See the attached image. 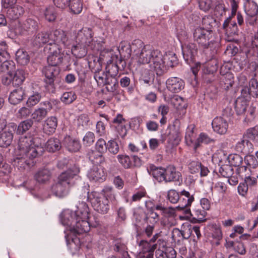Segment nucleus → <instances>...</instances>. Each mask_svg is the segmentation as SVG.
I'll list each match as a JSON object with an SVG mask.
<instances>
[{
  "label": "nucleus",
  "mask_w": 258,
  "mask_h": 258,
  "mask_svg": "<svg viewBox=\"0 0 258 258\" xmlns=\"http://www.w3.org/2000/svg\"><path fill=\"white\" fill-rule=\"evenodd\" d=\"M75 210H67L60 215L63 225L70 227L71 232L80 235L88 232V223L86 221L89 215V208L85 202L79 203Z\"/></svg>",
  "instance_id": "f257e3e1"
},
{
  "label": "nucleus",
  "mask_w": 258,
  "mask_h": 258,
  "mask_svg": "<svg viewBox=\"0 0 258 258\" xmlns=\"http://www.w3.org/2000/svg\"><path fill=\"white\" fill-rule=\"evenodd\" d=\"M80 168L76 164H74L62 172L58 177L57 182L51 186L53 194L58 198L66 196L69 188L75 184L74 179L78 176Z\"/></svg>",
  "instance_id": "f03ea898"
},
{
  "label": "nucleus",
  "mask_w": 258,
  "mask_h": 258,
  "mask_svg": "<svg viewBox=\"0 0 258 258\" xmlns=\"http://www.w3.org/2000/svg\"><path fill=\"white\" fill-rule=\"evenodd\" d=\"M138 61L141 64H150V67L154 70L158 76H162L166 69L163 56L158 50L149 48L147 46L137 57Z\"/></svg>",
  "instance_id": "7ed1b4c3"
},
{
  "label": "nucleus",
  "mask_w": 258,
  "mask_h": 258,
  "mask_svg": "<svg viewBox=\"0 0 258 258\" xmlns=\"http://www.w3.org/2000/svg\"><path fill=\"white\" fill-rule=\"evenodd\" d=\"M192 35L195 41L197 42L201 48L204 50L210 49L213 54L216 52L218 43L215 40L212 30L198 26L193 29Z\"/></svg>",
  "instance_id": "20e7f679"
},
{
  "label": "nucleus",
  "mask_w": 258,
  "mask_h": 258,
  "mask_svg": "<svg viewBox=\"0 0 258 258\" xmlns=\"http://www.w3.org/2000/svg\"><path fill=\"white\" fill-rule=\"evenodd\" d=\"M36 140L30 137H22L19 140L18 152L20 155L28 156L30 158L34 159L39 156H41L43 153V149L37 146L34 147Z\"/></svg>",
  "instance_id": "39448f33"
},
{
  "label": "nucleus",
  "mask_w": 258,
  "mask_h": 258,
  "mask_svg": "<svg viewBox=\"0 0 258 258\" xmlns=\"http://www.w3.org/2000/svg\"><path fill=\"white\" fill-rule=\"evenodd\" d=\"M44 50L49 54L47 56L48 64L58 67L63 61L64 54L61 48L56 43L50 42L45 46Z\"/></svg>",
  "instance_id": "423d86ee"
},
{
  "label": "nucleus",
  "mask_w": 258,
  "mask_h": 258,
  "mask_svg": "<svg viewBox=\"0 0 258 258\" xmlns=\"http://www.w3.org/2000/svg\"><path fill=\"white\" fill-rule=\"evenodd\" d=\"M38 29V22L34 19L28 18L22 23L17 22L15 23L14 31L16 34L28 35L36 32Z\"/></svg>",
  "instance_id": "0eeeda50"
},
{
  "label": "nucleus",
  "mask_w": 258,
  "mask_h": 258,
  "mask_svg": "<svg viewBox=\"0 0 258 258\" xmlns=\"http://www.w3.org/2000/svg\"><path fill=\"white\" fill-rule=\"evenodd\" d=\"M60 69L59 67L48 64L43 69V73L45 76V83L55 88V85L60 81Z\"/></svg>",
  "instance_id": "6e6552de"
},
{
  "label": "nucleus",
  "mask_w": 258,
  "mask_h": 258,
  "mask_svg": "<svg viewBox=\"0 0 258 258\" xmlns=\"http://www.w3.org/2000/svg\"><path fill=\"white\" fill-rule=\"evenodd\" d=\"M0 47H4L0 57V73H8L10 72H13L15 65L13 61H8L9 54L7 51V46L6 42L1 43Z\"/></svg>",
  "instance_id": "1a4fd4ad"
},
{
  "label": "nucleus",
  "mask_w": 258,
  "mask_h": 258,
  "mask_svg": "<svg viewBox=\"0 0 258 258\" xmlns=\"http://www.w3.org/2000/svg\"><path fill=\"white\" fill-rule=\"evenodd\" d=\"M91 202L94 209L99 213L106 214L109 210L108 201L102 195H95Z\"/></svg>",
  "instance_id": "9d476101"
},
{
  "label": "nucleus",
  "mask_w": 258,
  "mask_h": 258,
  "mask_svg": "<svg viewBox=\"0 0 258 258\" xmlns=\"http://www.w3.org/2000/svg\"><path fill=\"white\" fill-rule=\"evenodd\" d=\"M183 57L185 62L191 66L196 61L195 57L197 53V46L194 43H188L182 46Z\"/></svg>",
  "instance_id": "9b49d317"
},
{
  "label": "nucleus",
  "mask_w": 258,
  "mask_h": 258,
  "mask_svg": "<svg viewBox=\"0 0 258 258\" xmlns=\"http://www.w3.org/2000/svg\"><path fill=\"white\" fill-rule=\"evenodd\" d=\"M17 128V124L15 123H10L7 126V129L0 134V147L7 148L9 146L13 141V133Z\"/></svg>",
  "instance_id": "f8f14e48"
},
{
  "label": "nucleus",
  "mask_w": 258,
  "mask_h": 258,
  "mask_svg": "<svg viewBox=\"0 0 258 258\" xmlns=\"http://www.w3.org/2000/svg\"><path fill=\"white\" fill-rule=\"evenodd\" d=\"M164 181L165 182H178L179 184L182 182L181 173L177 171L175 167L169 165L164 170Z\"/></svg>",
  "instance_id": "ddd939ff"
},
{
  "label": "nucleus",
  "mask_w": 258,
  "mask_h": 258,
  "mask_svg": "<svg viewBox=\"0 0 258 258\" xmlns=\"http://www.w3.org/2000/svg\"><path fill=\"white\" fill-rule=\"evenodd\" d=\"M222 28L228 38V41H232L234 38L232 37L238 34L237 25L235 21H231L230 17L227 18L224 21Z\"/></svg>",
  "instance_id": "4468645a"
},
{
  "label": "nucleus",
  "mask_w": 258,
  "mask_h": 258,
  "mask_svg": "<svg viewBox=\"0 0 258 258\" xmlns=\"http://www.w3.org/2000/svg\"><path fill=\"white\" fill-rule=\"evenodd\" d=\"M51 33L41 31L34 35L31 39V44L35 47L40 48L44 44L50 43Z\"/></svg>",
  "instance_id": "2eb2a0df"
},
{
  "label": "nucleus",
  "mask_w": 258,
  "mask_h": 258,
  "mask_svg": "<svg viewBox=\"0 0 258 258\" xmlns=\"http://www.w3.org/2000/svg\"><path fill=\"white\" fill-rule=\"evenodd\" d=\"M87 176L91 180L102 182L105 179L106 172L103 168L94 165L89 170Z\"/></svg>",
  "instance_id": "dca6fc26"
},
{
  "label": "nucleus",
  "mask_w": 258,
  "mask_h": 258,
  "mask_svg": "<svg viewBox=\"0 0 258 258\" xmlns=\"http://www.w3.org/2000/svg\"><path fill=\"white\" fill-rule=\"evenodd\" d=\"M51 40L54 43H61L65 46L71 45V40L67 33L61 30H55L51 33Z\"/></svg>",
  "instance_id": "f3484780"
},
{
  "label": "nucleus",
  "mask_w": 258,
  "mask_h": 258,
  "mask_svg": "<svg viewBox=\"0 0 258 258\" xmlns=\"http://www.w3.org/2000/svg\"><path fill=\"white\" fill-rule=\"evenodd\" d=\"M166 85L169 91L177 93L184 88V82L179 78L172 77L167 80Z\"/></svg>",
  "instance_id": "a211bd4d"
},
{
  "label": "nucleus",
  "mask_w": 258,
  "mask_h": 258,
  "mask_svg": "<svg viewBox=\"0 0 258 258\" xmlns=\"http://www.w3.org/2000/svg\"><path fill=\"white\" fill-rule=\"evenodd\" d=\"M212 125L214 131L221 135L225 134L228 127L227 121L221 117H215L212 122Z\"/></svg>",
  "instance_id": "6ab92c4d"
},
{
  "label": "nucleus",
  "mask_w": 258,
  "mask_h": 258,
  "mask_svg": "<svg viewBox=\"0 0 258 258\" xmlns=\"http://www.w3.org/2000/svg\"><path fill=\"white\" fill-rule=\"evenodd\" d=\"M33 159L28 156L20 155V153H18V157L14 159L13 164L18 169L23 170L33 164Z\"/></svg>",
  "instance_id": "aec40b11"
},
{
  "label": "nucleus",
  "mask_w": 258,
  "mask_h": 258,
  "mask_svg": "<svg viewBox=\"0 0 258 258\" xmlns=\"http://www.w3.org/2000/svg\"><path fill=\"white\" fill-rule=\"evenodd\" d=\"M52 176V173L47 168L39 169L35 173L34 177L35 180L41 184H45L49 181Z\"/></svg>",
  "instance_id": "412c9836"
},
{
  "label": "nucleus",
  "mask_w": 258,
  "mask_h": 258,
  "mask_svg": "<svg viewBox=\"0 0 258 258\" xmlns=\"http://www.w3.org/2000/svg\"><path fill=\"white\" fill-rule=\"evenodd\" d=\"M194 200V197H192L191 199H186L184 197H181V195H180L179 205L176 207V209L178 211H183L185 216H189L191 215V211L188 208V206H190Z\"/></svg>",
  "instance_id": "4be33fe9"
},
{
  "label": "nucleus",
  "mask_w": 258,
  "mask_h": 258,
  "mask_svg": "<svg viewBox=\"0 0 258 258\" xmlns=\"http://www.w3.org/2000/svg\"><path fill=\"white\" fill-rule=\"evenodd\" d=\"M93 37V33L91 28L88 27L83 28L79 31L76 36L77 41L81 43H89Z\"/></svg>",
  "instance_id": "5701e85b"
},
{
  "label": "nucleus",
  "mask_w": 258,
  "mask_h": 258,
  "mask_svg": "<svg viewBox=\"0 0 258 258\" xmlns=\"http://www.w3.org/2000/svg\"><path fill=\"white\" fill-rule=\"evenodd\" d=\"M235 150L244 155H248L253 152V149L251 143L249 140L243 138L236 144Z\"/></svg>",
  "instance_id": "b1692460"
},
{
  "label": "nucleus",
  "mask_w": 258,
  "mask_h": 258,
  "mask_svg": "<svg viewBox=\"0 0 258 258\" xmlns=\"http://www.w3.org/2000/svg\"><path fill=\"white\" fill-rule=\"evenodd\" d=\"M25 96L24 90L21 88H19L14 90L10 93L9 101L11 104L17 105L24 99Z\"/></svg>",
  "instance_id": "393cba45"
},
{
  "label": "nucleus",
  "mask_w": 258,
  "mask_h": 258,
  "mask_svg": "<svg viewBox=\"0 0 258 258\" xmlns=\"http://www.w3.org/2000/svg\"><path fill=\"white\" fill-rule=\"evenodd\" d=\"M57 126V118L55 116H50L45 120L43 130L46 134L51 135L55 132Z\"/></svg>",
  "instance_id": "a878e982"
},
{
  "label": "nucleus",
  "mask_w": 258,
  "mask_h": 258,
  "mask_svg": "<svg viewBox=\"0 0 258 258\" xmlns=\"http://www.w3.org/2000/svg\"><path fill=\"white\" fill-rule=\"evenodd\" d=\"M63 145L70 152H77L81 148L80 142L70 136L66 137L63 141Z\"/></svg>",
  "instance_id": "bb28decb"
},
{
  "label": "nucleus",
  "mask_w": 258,
  "mask_h": 258,
  "mask_svg": "<svg viewBox=\"0 0 258 258\" xmlns=\"http://www.w3.org/2000/svg\"><path fill=\"white\" fill-rule=\"evenodd\" d=\"M164 168L157 167L155 165H150L147 168L148 172L159 182L164 181Z\"/></svg>",
  "instance_id": "cd10ccee"
},
{
  "label": "nucleus",
  "mask_w": 258,
  "mask_h": 258,
  "mask_svg": "<svg viewBox=\"0 0 258 258\" xmlns=\"http://www.w3.org/2000/svg\"><path fill=\"white\" fill-rule=\"evenodd\" d=\"M156 258H176V252L171 247L165 249H157L155 251Z\"/></svg>",
  "instance_id": "c85d7f7f"
},
{
  "label": "nucleus",
  "mask_w": 258,
  "mask_h": 258,
  "mask_svg": "<svg viewBox=\"0 0 258 258\" xmlns=\"http://www.w3.org/2000/svg\"><path fill=\"white\" fill-rule=\"evenodd\" d=\"M34 121L32 118L26 119L20 122L15 130L17 134L23 135L29 131L33 126Z\"/></svg>",
  "instance_id": "c756f323"
},
{
  "label": "nucleus",
  "mask_w": 258,
  "mask_h": 258,
  "mask_svg": "<svg viewBox=\"0 0 258 258\" xmlns=\"http://www.w3.org/2000/svg\"><path fill=\"white\" fill-rule=\"evenodd\" d=\"M26 74L22 69H18L12 72L13 87L19 86L22 85L26 78Z\"/></svg>",
  "instance_id": "7c9ffc66"
},
{
  "label": "nucleus",
  "mask_w": 258,
  "mask_h": 258,
  "mask_svg": "<svg viewBox=\"0 0 258 258\" xmlns=\"http://www.w3.org/2000/svg\"><path fill=\"white\" fill-rule=\"evenodd\" d=\"M248 101L242 97H238L235 101L234 107L236 113L238 115H241L245 113L246 109L248 107Z\"/></svg>",
  "instance_id": "2f4dec72"
},
{
  "label": "nucleus",
  "mask_w": 258,
  "mask_h": 258,
  "mask_svg": "<svg viewBox=\"0 0 258 258\" xmlns=\"http://www.w3.org/2000/svg\"><path fill=\"white\" fill-rule=\"evenodd\" d=\"M45 147L48 152L54 153L61 149V144L58 139L51 138L46 142Z\"/></svg>",
  "instance_id": "473e14b6"
},
{
  "label": "nucleus",
  "mask_w": 258,
  "mask_h": 258,
  "mask_svg": "<svg viewBox=\"0 0 258 258\" xmlns=\"http://www.w3.org/2000/svg\"><path fill=\"white\" fill-rule=\"evenodd\" d=\"M139 81L141 83H143L148 86H150L154 83V75L152 72L149 70L145 69L142 70Z\"/></svg>",
  "instance_id": "72a5a7b5"
},
{
  "label": "nucleus",
  "mask_w": 258,
  "mask_h": 258,
  "mask_svg": "<svg viewBox=\"0 0 258 258\" xmlns=\"http://www.w3.org/2000/svg\"><path fill=\"white\" fill-rule=\"evenodd\" d=\"M120 55L123 58H130L132 54V47L130 43L127 41H121L118 47Z\"/></svg>",
  "instance_id": "f704fd0d"
},
{
  "label": "nucleus",
  "mask_w": 258,
  "mask_h": 258,
  "mask_svg": "<svg viewBox=\"0 0 258 258\" xmlns=\"http://www.w3.org/2000/svg\"><path fill=\"white\" fill-rule=\"evenodd\" d=\"M189 168L191 173H196L200 170L202 176H207L209 172L207 167L202 165L201 163L196 161L190 163Z\"/></svg>",
  "instance_id": "c9c22d12"
},
{
  "label": "nucleus",
  "mask_w": 258,
  "mask_h": 258,
  "mask_svg": "<svg viewBox=\"0 0 258 258\" xmlns=\"http://www.w3.org/2000/svg\"><path fill=\"white\" fill-rule=\"evenodd\" d=\"M243 138L258 143V126L256 125L246 130L243 135Z\"/></svg>",
  "instance_id": "e433bc0d"
},
{
  "label": "nucleus",
  "mask_w": 258,
  "mask_h": 258,
  "mask_svg": "<svg viewBox=\"0 0 258 258\" xmlns=\"http://www.w3.org/2000/svg\"><path fill=\"white\" fill-rule=\"evenodd\" d=\"M104 85H106V90L110 92H115L118 87V82L117 79L112 76H106Z\"/></svg>",
  "instance_id": "4c0bfd02"
},
{
  "label": "nucleus",
  "mask_w": 258,
  "mask_h": 258,
  "mask_svg": "<svg viewBox=\"0 0 258 258\" xmlns=\"http://www.w3.org/2000/svg\"><path fill=\"white\" fill-rule=\"evenodd\" d=\"M204 209H197L193 210L192 213L191 212V215L186 216L187 218H192L196 222L201 223L206 220L205 218L207 212Z\"/></svg>",
  "instance_id": "58836bf2"
},
{
  "label": "nucleus",
  "mask_w": 258,
  "mask_h": 258,
  "mask_svg": "<svg viewBox=\"0 0 258 258\" xmlns=\"http://www.w3.org/2000/svg\"><path fill=\"white\" fill-rule=\"evenodd\" d=\"M48 112L44 107H39L32 113V119L36 122H41L47 116Z\"/></svg>",
  "instance_id": "ea45409f"
},
{
  "label": "nucleus",
  "mask_w": 258,
  "mask_h": 258,
  "mask_svg": "<svg viewBox=\"0 0 258 258\" xmlns=\"http://www.w3.org/2000/svg\"><path fill=\"white\" fill-rule=\"evenodd\" d=\"M192 233L191 229L190 228H184L183 230H179L175 228L173 231L172 238L175 240L176 235L179 237H181V239H187L190 236Z\"/></svg>",
  "instance_id": "a19ab883"
},
{
  "label": "nucleus",
  "mask_w": 258,
  "mask_h": 258,
  "mask_svg": "<svg viewBox=\"0 0 258 258\" xmlns=\"http://www.w3.org/2000/svg\"><path fill=\"white\" fill-rule=\"evenodd\" d=\"M16 59L18 63L25 66L29 62L30 57L27 52L20 49L16 53Z\"/></svg>",
  "instance_id": "79ce46f5"
},
{
  "label": "nucleus",
  "mask_w": 258,
  "mask_h": 258,
  "mask_svg": "<svg viewBox=\"0 0 258 258\" xmlns=\"http://www.w3.org/2000/svg\"><path fill=\"white\" fill-rule=\"evenodd\" d=\"M120 84L122 88H126L130 93H133L136 87L135 82H132L130 78L127 76H124L120 79Z\"/></svg>",
  "instance_id": "37998d69"
},
{
  "label": "nucleus",
  "mask_w": 258,
  "mask_h": 258,
  "mask_svg": "<svg viewBox=\"0 0 258 258\" xmlns=\"http://www.w3.org/2000/svg\"><path fill=\"white\" fill-rule=\"evenodd\" d=\"M71 13L74 14H80L83 9V4L81 0H70L68 5Z\"/></svg>",
  "instance_id": "c03bdc74"
},
{
  "label": "nucleus",
  "mask_w": 258,
  "mask_h": 258,
  "mask_svg": "<svg viewBox=\"0 0 258 258\" xmlns=\"http://www.w3.org/2000/svg\"><path fill=\"white\" fill-rule=\"evenodd\" d=\"M132 47V52L137 57L142 50L146 47L144 42L140 39L134 40L131 44Z\"/></svg>",
  "instance_id": "a18cd8bd"
},
{
  "label": "nucleus",
  "mask_w": 258,
  "mask_h": 258,
  "mask_svg": "<svg viewBox=\"0 0 258 258\" xmlns=\"http://www.w3.org/2000/svg\"><path fill=\"white\" fill-rule=\"evenodd\" d=\"M23 13V8L18 6H13L8 9L7 15L11 19L16 20Z\"/></svg>",
  "instance_id": "49530a36"
},
{
  "label": "nucleus",
  "mask_w": 258,
  "mask_h": 258,
  "mask_svg": "<svg viewBox=\"0 0 258 258\" xmlns=\"http://www.w3.org/2000/svg\"><path fill=\"white\" fill-rule=\"evenodd\" d=\"M99 195L104 196L108 203L110 201L114 204L116 203L115 196L112 187H105Z\"/></svg>",
  "instance_id": "de8ad7c7"
},
{
  "label": "nucleus",
  "mask_w": 258,
  "mask_h": 258,
  "mask_svg": "<svg viewBox=\"0 0 258 258\" xmlns=\"http://www.w3.org/2000/svg\"><path fill=\"white\" fill-rule=\"evenodd\" d=\"M214 139L210 138L205 133H201L195 143L194 150H196L200 146L201 143L207 144L211 143H214Z\"/></svg>",
  "instance_id": "09e8293b"
},
{
  "label": "nucleus",
  "mask_w": 258,
  "mask_h": 258,
  "mask_svg": "<svg viewBox=\"0 0 258 258\" xmlns=\"http://www.w3.org/2000/svg\"><path fill=\"white\" fill-rule=\"evenodd\" d=\"M159 220V215L154 211L150 213H144L143 221L147 224H155Z\"/></svg>",
  "instance_id": "8fccbe9b"
},
{
  "label": "nucleus",
  "mask_w": 258,
  "mask_h": 258,
  "mask_svg": "<svg viewBox=\"0 0 258 258\" xmlns=\"http://www.w3.org/2000/svg\"><path fill=\"white\" fill-rule=\"evenodd\" d=\"M227 160L231 167H238L243 161L242 157L237 154H230L227 157Z\"/></svg>",
  "instance_id": "3c124183"
},
{
  "label": "nucleus",
  "mask_w": 258,
  "mask_h": 258,
  "mask_svg": "<svg viewBox=\"0 0 258 258\" xmlns=\"http://www.w3.org/2000/svg\"><path fill=\"white\" fill-rule=\"evenodd\" d=\"M45 19L49 22H53L55 20L57 13L56 9L53 6H50L46 8L44 12Z\"/></svg>",
  "instance_id": "603ef678"
},
{
  "label": "nucleus",
  "mask_w": 258,
  "mask_h": 258,
  "mask_svg": "<svg viewBox=\"0 0 258 258\" xmlns=\"http://www.w3.org/2000/svg\"><path fill=\"white\" fill-rule=\"evenodd\" d=\"M245 12L247 16H254L257 15L258 6L253 1H249L246 6Z\"/></svg>",
  "instance_id": "864d4df0"
},
{
  "label": "nucleus",
  "mask_w": 258,
  "mask_h": 258,
  "mask_svg": "<svg viewBox=\"0 0 258 258\" xmlns=\"http://www.w3.org/2000/svg\"><path fill=\"white\" fill-rule=\"evenodd\" d=\"M219 172L223 177L230 178L233 174V169L230 165H222L219 169Z\"/></svg>",
  "instance_id": "5fc2aeb1"
},
{
  "label": "nucleus",
  "mask_w": 258,
  "mask_h": 258,
  "mask_svg": "<svg viewBox=\"0 0 258 258\" xmlns=\"http://www.w3.org/2000/svg\"><path fill=\"white\" fill-rule=\"evenodd\" d=\"M233 77L232 74L229 73H226L225 74L223 75L220 78L221 83H224V88L227 90L229 87H232L233 85L234 81L232 80ZM222 85V84H221Z\"/></svg>",
  "instance_id": "6e6d98bb"
},
{
  "label": "nucleus",
  "mask_w": 258,
  "mask_h": 258,
  "mask_svg": "<svg viewBox=\"0 0 258 258\" xmlns=\"http://www.w3.org/2000/svg\"><path fill=\"white\" fill-rule=\"evenodd\" d=\"M185 140L188 146H191L193 145L194 147L195 146V143L197 139L196 136L194 132V128H192L191 129H190L189 128H188L185 134Z\"/></svg>",
  "instance_id": "4d7b16f0"
},
{
  "label": "nucleus",
  "mask_w": 258,
  "mask_h": 258,
  "mask_svg": "<svg viewBox=\"0 0 258 258\" xmlns=\"http://www.w3.org/2000/svg\"><path fill=\"white\" fill-rule=\"evenodd\" d=\"M117 157L118 161L124 168L128 169L133 167L132 161L128 156L118 155Z\"/></svg>",
  "instance_id": "13d9d810"
},
{
  "label": "nucleus",
  "mask_w": 258,
  "mask_h": 258,
  "mask_svg": "<svg viewBox=\"0 0 258 258\" xmlns=\"http://www.w3.org/2000/svg\"><path fill=\"white\" fill-rule=\"evenodd\" d=\"M216 22V20L211 16H205L202 19V25L204 29L212 30L213 25Z\"/></svg>",
  "instance_id": "bf43d9fd"
},
{
  "label": "nucleus",
  "mask_w": 258,
  "mask_h": 258,
  "mask_svg": "<svg viewBox=\"0 0 258 258\" xmlns=\"http://www.w3.org/2000/svg\"><path fill=\"white\" fill-rule=\"evenodd\" d=\"M218 66L216 61L212 60L206 64L204 72L206 75L213 74L216 72Z\"/></svg>",
  "instance_id": "052dcab7"
},
{
  "label": "nucleus",
  "mask_w": 258,
  "mask_h": 258,
  "mask_svg": "<svg viewBox=\"0 0 258 258\" xmlns=\"http://www.w3.org/2000/svg\"><path fill=\"white\" fill-rule=\"evenodd\" d=\"M76 95L73 92H64L60 98L61 101L66 104H70L76 99Z\"/></svg>",
  "instance_id": "680f3d73"
},
{
  "label": "nucleus",
  "mask_w": 258,
  "mask_h": 258,
  "mask_svg": "<svg viewBox=\"0 0 258 258\" xmlns=\"http://www.w3.org/2000/svg\"><path fill=\"white\" fill-rule=\"evenodd\" d=\"M248 89L251 97L258 98V82L255 79H252L249 81Z\"/></svg>",
  "instance_id": "e2e57ef3"
},
{
  "label": "nucleus",
  "mask_w": 258,
  "mask_h": 258,
  "mask_svg": "<svg viewBox=\"0 0 258 258\" xmlns=\"http://www.w3.org/2000/svg\"><path fill=\"white\" fill-rule=\"evenodd\" d=\"M41 98V94L35 93L28 98L26 104L28 107H33L40 101Z\"/></svg>",
  "instance_id": "0e129e2a"
},
{
  "label": "nucleus",
  "mask_w": 258,
  "mask_h": 258,
  "mask_svg": "<svg viewBox=\"0 0 258 258\" xmlns=\"http://www.w3.org/2000/svg\"><path fill=\"white\" fill-rule=\"evenodd\" d=\"M139 246L142 248V252L147 253L148 252H154V247L153 244L145 240H142L139 243Z\"/></svg>",
  "instance_id": "69168bd1"
},
{
  "label": "nucleus",
  "mask_w": 258,
  "mask_h": 258,
  "mask_svg": "<svg viewBox=\"0 0 258 258\" xmlns=\"http://www.w3.org/2000/svg\"><path fill=\"white\" fill-rule=\"evenodd\" d=\"M12 72L3 75L1 77L2 84L7 87H13Z\"/></svg>",
  "instance_id": "338daca9"
},
{
  "label": "nucleus",
  "mask_w": 258,
  "mask_h": 258,
  "mask_svg": "<svg viewBox=\"0 0 258 258\" xmlns=\"http://www.w3.org/2000/svg\"><path fill=\"white\" fill-rule=\"evenodd\" d=\"M95 135L93 133L88 132L83 139V144L86 146H90L95 141Z\"/></svg>",
  "instance_id": "774afa93"
}]
</instances>
